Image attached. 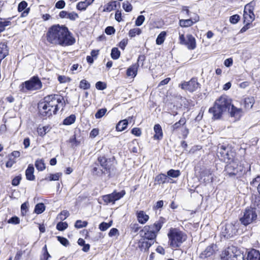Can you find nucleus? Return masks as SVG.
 Listing matches in <instances>:
<instances>
[{
    "label": "nucleus",
    "instance_id": "f704fd0d",
    "mask_svg": "<svg viewBox=\"0 0 260 260\" xmlns=\"http://www.w3.org/2000/svg\"><path fill=\"white\" fill-rule=\"evenodd\" d=\"M254 99L252 96H248L243 100V104L246 109H251L254 104Z\"/></svg>",
    "mask_w": 260,
    "mask_h": 260
},
{
    "label": "nucleus",
    "instance_id": "58836bf2",
    "mask_svg": "<svg viewBox=\"0 0 260 260\" xmlns=\"http://www.w3.org/2000/svg\"><path fill=\"white\" fill-rule=\"evenodd\" d=\"M167 36V32L165 31H161L157 36L156 40V44L160 45L163 44Z\"/></svg>",
    "mask_w": 260,
    "mask_h": 260
},
{
    "label": "nucleus",
    "instance_id": "c03bdc74",
    "mask_svg": "<svg viewBox=\"0 0 260 260\" xmlns=\"http://www.w3.org/2000/svg\"><path fill=\"white\" fill-rule=\"evenodd\" d=\"M142 33V30L139 28H134L131 29L128 31V36L132 38L137 35H140Z\"/></svg>",
    "mask_w": 260,
    "mask_h": 260
},
{
    "label": "nucleus",
    "instance_id": "37998d69",
    "mask_svg": "<svg viewBox=\"0 0 260 260\" xmlns=\"http://www.w3.org/2000/svg\"><path fill=\"white\" fill-rule=\"evenodd\" d=\"M141 227L138 223H132L129 225V230L132 233H137L141 230Z\"/></svg>",
    "mask_w": 260,
    "mask_h": 260
},
{
    "label": "nucleus",
    "instance_id": "473e14b6",
    "mask_svg": "<svg viewBox=\"0 0 260 260\" xmlns=\"http://www.w3.org/2000/svg\"><path fill=\"white\" fill-rule=\"evenodd\" d=\"M181 12L183 14L188 16L197 15V11L193 7L183 6Z\"/></svg>",
    "mask_w": 260,
    "mask_h": 260
},
{
    "label": "nucleus",
    "instance_id": "13d9d810",
    "mask_svg": "<svg viewBox=\"0 0 260 260\" xmlns=\"http://www.w3.org/2000/svg\"><path fill=\"white\" fill-rule=\"evenodd\" d=\"M95 87L98 90H103L107 88V84L104 82L98 81L95 83Z\"/></svg>",
    "mask_w": 260,
    "mask_h": 260
},
{
    "label": "nucleus",
    "instance_id": "bb28decb",
    "mask_svg": "<svg viewBox=\"0 0 260 260\" xmlns=\"http://www.w3.org/2000/svg\"><path fill=\"white\" fill-rule=\"evenodd\" d=\"M247 260H260V252L255 249H251L247 253Z\"/></svg>",
    "mask_w": 260,
    "mask_h": 260
},
{
    "label": "nucleus",
    "instance_id": "2eb2a0df",
    "mask_svg": "<svg viewBox=\"0 0 260 260\" xmlns=\"http://www.w3.org/2000/svg\"><path fill=\"white\" fill-rule=\"evenodd\" d=\"M90 168L91 173L94 176L101 177L106 174L97 160L91 166Z\"/></svg>",
    "mask_w": 260,
    "mask_h": 260
},
{
    "label": "nucleus",
    "instance_id": "b1692460",
    "mask_svg": "<svg viewBox=\"0 0 260 260\" xmlns=\"http://www.w3.org/2000/svg\"><path fill=\"white\" fill-rule=\"evenodd\" d=\"M154 131L155 134L153 137V139L156 140H161L163 138V132L160 125L159 124H155L154 126Z\"/></svg>",
    "mask_w": 260,
    "mask_h": 260
},
{
    "label": "nucleus",
    "instance_id": "bf43d9fd",
    "mask_svg": "<svg viewBox=\"0 0 260 260\" xmlns=\"http://www.w3.org/2000/svg\"><path fill=\"white\" fill-rule=\"evenodd\" d=\"M69 215L70 214L69 211L67 210H63L58 214V217L60 220H64L69 216Z\"/></svg>",
    "mask_w": 260,
    "mask_h": 260
},
{
    "label": "nucleus",
    "instance_id": "1a4fd4ad",
    "mask_svg": "<svg viewBox=\"0 0 260 260\" xmlns=\"http://www.w3.org/2000/svg\"><path fill=\"white\" fill-rule=\"evenodd\" d=\"M97 160L101 164V166L104 170L106 174L111 176L112 172L115 170L114 165L115 157L107 158L105 155H100L97 158Z\"/></svg>",
    "mask_w": 260,
    "mask_h": 260
},
{
    "label": "nucleus",
    "instance_id": "9b49d317",
    "mask_svg": "<svg viewBox=\"0 0 260 260\" xmlns=\"http://www.w3.org/2000/svg\"><path fill=\"white\" fill-rule=\"evenodd\" d=\"M179 87L182 90L193 92L200 87V84L198 82L197 77H192L189 81H184L182 82L179 84Z\"/></svg>",
    "mask_w": 260,
    "mask_h": 260
},
{
    "label": "nucleus",
    "instance_id": "a211bd4d",
    "mask_svg": "<svg viewBox=\"0 0 260 260\" xmlns=\"http://www.w3.org/2000/svg\"><path fill=\"white\" fill-rule=\"evenodd\" d=\"M211 175L212 172L210 169H205L199 172V178L205 183H207L209 182L210 180L212 179L210 177Z\"/></svg>",
    "mask_w": 260,
    "mask_h": 260
},
{
    "label": "nucleus",
    "instance_id": "a878e982",
    "mask_svg": "<svg viewBox=\"0 0 260 260\" xmlns=\"http://www.w3.org/2000/svg\"><path fill=\"white\" fill-rule=\"evenodd\" d=\"M199 17L194 18L193 20L190 18L188 19L180 20L179 24L181 27H186L192 26L194 23L199 20Z\"/></svg>",
    "mask_w": 260,
    "mask_h": 260
},
{
    "label": "nucleus",
    "instance_id": "de8ad7c7",
    "mask_svg": "<svg viewBox=\"0 0 260 260\" xmlns=\"http://www.w3.org/2000/svg\"><path fill=\"white\" fill-rule=\"evenodd\" d=\"M43 253L41 256L40 260H48V258L51 257L48 252L47 245H45L43 248Z\"/></svg>",
    "mask_w": 260,
    "mask_h": 260
},
{
    "label": "nucleus",
    "instance_id": "423d86ee",
    "mask_svg": "<svg viewBox=\"0 0 260 260\" xmlns=\"http://www.w3.org/2000/svg\"><path fill=\"white\" fill-rule=\"evenodd\" d=\"M254 200V196L251 200L250 206L245 208L243 216L240 218V221L241 224L245 226H247L257 219L256 210L260 213V209L253 205Z\"/></svg>",
    "mask_w": 260,
    "mask_h": 260
},
{
    "label": "nucleus",
    "instance_id": "0eeeda50",
    "mask_svg": "<svg viewBox=\"0 0 260 260\" xmlns=\"http://www.w3.org/2000/svg\"><path fill=\"white\" fill-rule=\"evenodd\" d=\"M219 148L220 156L226 164L234 160H238L237 153L232 145L223 144Z\"/></svg>",
    "mask_w": 260,
    "mask_h": 260
},
{
    "label": "nucleus",
    "instance_id": "6e6d98bb",
    "mask_svg": "<svg viewBox=\"0 0 260 260\" xmlns=\"http://www.w3.org/2000/svg\"><path fill=\"white\" fill-rule=\"evenodd\" d=\"M56 238L57 240L64 246L67 247L70 245L69 241L67 238L61 236H57Z\"/></svg>",
    "mask_w": 260,
    "mask_h": 260
},
{
    "label": "nucleus",
    "instance_id": "dca6fc26",
    "mask_svg": "<svg viewBox=\"0 0 260 260\" xmlns=\"http://www.w3.org/2000/svg\"><path fill=\"white\" fill-rule=\"evenodd\" d=\"M209 113L213 115L212 119L217 120L221 118L224 110L221 108H220L217 105L214 103L213 107H211L209 109Z\"/></svg>",
    "mask_w": 260,
    "mask_h": 260
},
{
    "label": "nucleus",
    "instance_id": "c756f323",
    "mask_svg": "<svg viewBox=\"0 0 260 260\" xmlns=\"http://www.w3.org/2000/svg\"><path fill=\"white\" fill-rule=\"evenodd\" d=\"M117 6L120 7V3L116 1H111L104 6V11L107 12H111L116 9Z\"/></svg>",
    "mask_w": 260,
    "mask_h": 260
},
{
    "label": "nucleus",
    "instance_id": "4c0bfd02",
    "mask_svg": "<svg viewBox=\"0 0 260 260\" xmlns=\"http://www.w3.org/2000/svg\"><path fill=\"white\" fill-rule=\"evenodd\" d=\"M35 165L36 169L39 171H43L46 168L43 159H37L35 161Z\"/></svg>",
    "mask_w": 260,
    "mask_h": 260
},
{
    "label": "nucleus",
    "instance_id": "79ce46f5",
    "mask_svg": "<svg viewBox=\"0 0 260 260\" xmlns=\"http://www.w3.org/2000/svg\"><path fill=\"white\" fill-rule=\"evenodd\" d=\"M120 51L117 47H114L111 50V57L114 60L118 59L120 56Z\"/></svg>",
    "mask_w": 260,
    "mask_h": 260
},
{
    "label": "nucleus",
    "instance_id": "680f3d73",
    "mask_svg": "<svg viewBox=\"0 0 260 260\" xmlns=\"http://www.w3.org/2000/svg\"><path fill=\"white\" fill-rule=\"evenodd\" d=\"M164 202L162 200H159L156 202V203L153 206V210L156 211L159 209H161L164 206Z\"/></svg>",
    "mask_w": 260,
    "mask_h": 260
},
{
    "label": "nucleus",
    "instance_id": "f3484780",
    "mask_svg": "<svg viewBox=\"0 0 260 260\" xmlns=\"http://www.w3.org/2000/svg\"><path fill=\"white\" fill-rule=\"evenodd\" d=\"M136 215L139 223L141 224H145L150 218L149 216L143 210L137 211Z\"/></svg>",
    "mask_w": 260,
    "mask_h": 260
},
{
    "label": "nucleus",
    "instance_id": "6ab92c4d",
    "mask_svg": "<svg viewBox=\"0 0 260 260\" xmlns=\"http://www.w3.org/2000/svg\"><path fill=\"white\" fill-rule=\"evenodd\" d=\"M214 247V244H212L207 246L206 249L200 254V257L202 259H205L213 255L215 253Z\"/></svg>",
    "mask_w": 260,
    "mask_h": 260
},
{
    "label": "nucleus",
    "instance_id": "ddd939ff",
    "mask_svg": "<svg viewBox=\"0 0 260 260\" xmlns=\"http://www.w3.org/2000/svg\"><path fill=\"white\" fill-rule=\"evenodd\" d=\"M236 250L234 246L228 247L224 249L221 254L220 258L222 260H235L237 259V255L234 253V250Z\"/></svg>",
    "mask_w": 260,
    "mask_h": 260
},
{
    "label": "nucleus",
    "instance_id": "e433bc0d",
    "mask_svg": "<svg viewBox=\"0 0 260 260\" xmlns=\"http://www.w3.org/2000/svg\"><path fill=\"white\" fill-rule=\"evenodd\" d=\"M51 128L49 125H45L43 127L39 126L37 129L38 135L41 137H44Z\"/></svg>",
    "mask_w": 260,
    "mask_h": 260
},
{
    "label": "nucleus",
    "instance_id": "7ed1b4c3",
    "mask_svg": "<svg viewBox=\"0 0 260 260\" xmlns=\"http://www.w3.org/2000/svg\"><path fill=\"white\" fill-rule=\"evenodd\" d=\"M166 221L167 220L165 217L160 216L158 219L153 224L145 225L140 231L141 237L144 240L154 241Z\"/></svg>",
    "mask_w": 260,
    "mask_h": 260
},
{
    "label": "nucleus",
    "instance_id": "4468645a",
    "mask_svg": "<svg viewBox=\"0 0 260 260\" xmlns=\"http://www.w3.org/2000/svg\"><path fill=\"white\" fill-rule=\"evenodd\" d=\"M214 103L225 111L227 109H230L231 105V100L228 99L226 95H221L215 101Z\"/></svg>",
    "mask_w": 260,
    "mask_h": 260
},
{
    "label": "nucleus",
    "instance_id": "a18cd8bd",
    "mask_svg": "<svg viewBox=\"0 0 260 260\" xmlns=\"http://www.w3.org/2000/svg\"><path fill=\"white\" fill-rule=\"evenodd\" d=\"M167 175L172 178H177L181 175V173L179 170L171 169L167 172Z\"/></svg>",
    "mask_w": 260,
    "mask_h": 260
},
{
    "label": "nucleus",
    "instance_id": "338daca9",
    "mask_svg": "<svg viewBox=\"0 0 260 260\" xmlns=\"http://www.w3.org/2000/svg\"><path fill=\"white\" fill-rule=\"evenodd\" d=\"M128 43V39L127 38L122 39L118 44V47L124 50L126 46Z\"/></svg>",
    "mask_w": 260,
    "mask_h": 260
},
{
    "label": "nucleus",
    "instance_id": "49530a36",
    "mask_svg": "<svg viewBox=\"0 0 260 260\" xmlns=\"http://www.w3.org/2000/svg\"><path fill=\"white\" fill-rule=\"evenodd\" d=\"M79 87L84 90H87L90 88V84L85 79H82L79 83Z\"/></svg>",
    "mask_w": 260,
    "mask_h": 260
},
{
    "label": "nucleus",
    "instance_id": "0e129e2a",
    "mask_svg": "<svg viewBox=\"0 0 260 260\" xmlns=\"http://www.w3.org/2000/svg\"><path fill=\"white\" fill-rule=\"evenodd\" d=\"M10 24L11 22L10 21H0V34L5 30L6 26L9 25Z\"/></svg>",
    "mask_w": 260,
    "mask_h": 260
},
{
    "label": "nucleus",
    "instance_id": "9d476101",
    "mask_svg": "<svg viewBox=\"0 0 260 260\" xmlns=\"http://www.w3.org/2000/svg\"><path fill=\"white\" fill-rule=\"evenodd\" d=\"M179 44L185 46L189 50H194L197 47L196 38L191 34H187L186 37L184 35L179 34Z\"/></svg>",
    "mask_w": 260,
    "mask_h": 260
},
{
    "label": "nucleus",
    "instance_id": "20e7f679",
    "mask_svg": "<svg viewBox=\"0 0 260 260\" xmlns=\"http://www.w3.org/2000/svg\"><path fill=\"white\" fill-rule=\"evenodd\" d=\"M167 236L168 245L172 250H177L186 240L187 236L179 228H171L169 229Z\"/></svg>",
    "mask_w": 260,
    "mask_h": 260
},
{
    "label": "nucleus",
    "instance_id": "774afa93",
    "mask_svg": "<svg viewBox=\"0 0 260 260\" xmlns=\"http://www.w3.org/2000/svg\"><path fill=\"white\" fill-rule=\"evenodd\" d=\"M122 7L126 12L131 11L133 8L132 5L127 1L123 3Z\"/></svg>",
    "mask_w": 260,
    "mask_h": 260
},
{
    "label": "nucleus",
    "instance_id": "603ef678",
    "mask_svg": "<svg viewBox=\"0 0 260 260\" xmlns=\"http://www.w3.org/2000/svg\"><path fill=\"white\" fill-rule=\"evenodd\" d=\"M107 111V109L105 108H102V109L98 110V111L95 114V117L96 119H100V118H102L105 115Z\"/></svg>",
    "mask_w": 260,
    "mask_h": 260
},
{
    "label": "nucleus",
    "instance_id": "f03ea898",
    "mask_svg": "<svg viewBox=\"0 0 260 260\" xmlns=\"http://www.w3.org/2000/svg\"><path fill=\"white\" fill-rule=\"evenodd\" d=\"M46 40L50 44L66 47L74 45L76 39L68 28L64 25H53L48 28Z\"/></svg>",
    "mask_w": 260,
    "mask_h": 260
},
{
    "label": "nucleus",
    "instance_id": "a19ab883",
    "mask_svg": "<svg viewBox=\"0 0 260 260\" xmlns=\"http://www.w3.org/2000/svg\"><path fill=\"white\" fill-rule=\"evenodd\" d=\"M45 208L43 203H38L35 206L34 212L37 214H41L45 211Z\"/></svg>",
    "mask_w": 260,
    "mask_h": 260
},
{
    "label": "nucleus",
    "instance_id": "72a5a7b5",
    "mask_svg": "<svg viewBox=\"0 0 260 260\" xmlns=\"http://www.w3.org/2000/svg\"><path fill=\"white\" fill-rule=\"evenodd\" d=\"M231 111L230 112V115L231 117H234L236 118H240L241 116V113L242 112V110L241 108H237L236 107L234 106L233 105H231Z\"/></svg>",
    "mask_w": 260,
    "mask_h": 260
},
{
    "label": "nucleus",
    "instance_id": "09e8293b",
    "mask_svg": "<svg viewBox=\"0 0 260 260\" xmlns=\"http://www.w3.org/2000/svg\"><path fill=\"white\" fill-rule=\"evenodd\" d=\"M250 184L252 186L256 187L257 189L258 188L260 185V175L253 178L250 182Z\"/></svg>",
    "mask_w": 260,
    "mask_h": 260
},
{
    "label": "nucleus",
    "instance_id": "5fc2aeb1",
    "mask_svg": "<svg viewBox=\"0 0 260 260\" xmlns=\"http://www.w3.org/2000/svg\"><path fill=\"white\" fill-rule=\"evenodd\" d=\"M22 179L21 175L19 174L15 176L12 180L11 184L14 186H18Z\"/></svg>",
    "mask_w": 260,
    "mask_h": 260
},
{
    "label": "nucleus",
    "instance_id": "7c9ffc66",
    "mask_svg": "<svg viewBox=\"0 0 260 260\" xmlns=\"http://www.w3.org/2000/svg\"><path fill=\"white\" fill-rule=\"evenodd\" d=\"M254 9L252 3L247 4L244 8L243 16H254Z\"/></svg>",
    "mask_w": 260,
    "mask_h": 260
},
{
    "label": "nucleus",
    "instance_id": "cd10ccee",
    "mask_svg": "<svg viewBox=\"0 0 260 260\" xmlns=\"http://www.w3.org/2000/svg\"><path fill=\"white\" fill-rule=\"evenodd\" d=\"M169 180L168 179L167 176L164 174L160 173L156 175L154 178V184H161L168 183Z\"/></svg>",
    "mask_w": 260,
    "mask_h": 260
},
{
    "label": "nucleus",
    "instance_id": "6e6552de",
    "mask_svg": "<svg viewBox=\"0 0 260 260\" xmlns=\"http://www.w3.org/2000/svg\"><path fill=\"white\" fill-rule=\"evenodd\" d=\"M20 90L22 92L27 91L38 90L42 88L43 85L38 76L31 77L28 80L23 82L21 85Z\"/></svg>",
    "mask_w": 260,
    "mask_h": 260
},
{
    "label": "nucleus",
    "instance_id": "3c124183",
    "mask_svg": "<svg viewBox=\"0 0 260 260\" xmlns=\"http://www.w3.org/2000/svg\"><path fill=\"white\" fill-rule=\"evenodd\" d=\"M88 224V222L86 221H82L81 220H77L75 223V227L76 229H81L86 227Z\"/></svg>",
    "mask_w": 260,
    "mask_h": 260
},
{
    "label": "nucleus",
    "instance_id": "8fccbe9b",
    "mask_svg": "<svg viewBox=\"0 0 260 260\" xmlns=\"http://www.w3.org/2000/svg\"><path fill=\"white\" fill-rule=\"evenodd\" d=\"M68 226V223L67 222H59L56 225V229L59 231H63L67 229Z\"/></svg>",
    "mask_w": 260,
    "mask_h": 260
},
{
    "label": "nucleus",
    "instance_id": "412c9836",
    "mask_svg": "<svg viewBox=\"0 0 260 260\" xmlns=\"http://www.w3.org/2000/svg\"><path fill=\"white\" fill-rule=\"evenodd\" d=\"M9 55V47L7 42L0 43V62Z\"/></svg>",
    "mask_w": 260,
    "mask_h": 260
},
{
    "label": "nucleus",
    "instance_id": "f257e3e1",
    "mask_svg": "<svg viewBox=\"0 0 260 260\" xmlns=\"http://www.w3.org/2000/svg\"><path fill=\"white\" fill-rule=\"evenodd\" d=\"M66 103L63 96L51 94L45 96L38 104V114L43 119H47L57 113L60 108L63 111Z\"/></svg>",
    "mask_w": 260,
    "mask_h": 260
},
{
    "label": "nucleus",
    "instance_id": "e2e57ef3",
    "mask_svg": "<svg viewBox=\"0 0 260 260\" xmlns=\"http://www.w3.org/2000/svg\"><path fill=\"white\" fill-rule=\"evenodd\" d=\"M57 79L60 83H65L69 82L71 81V78L70 77L62 75H59Z\"/></svg>",
    "mask_w": 260,
    "mask_h": 260
},
{
    "label": "nucleus",
    "instance_id": "c9c22d12",
    "mask_svg": "<svg viewBox=\"0 0 260 260\" xmlns=\"http://www.w3.org/2000/svg\"><path fill=\"white\" fill-rule=\"evenodd\" d=\"M128 126V120L125 119L120 120L116 126V131L117 132H122L125 130Z\"/></svg>",
    "mask_w": 260,
    "mask_h": 260
},
{
    "label": "nucleus",
    "instance_id": "5701e85b",
    "mask_svg": "<svg viewBox=\"0 0 260 260\" xmlns=\"http://www.w3.org/2000/svg\"><path fill=\"white\" fill-rule=\"evenodd\" d=\"M35 169L32 164L28 165L26 170H25V176L26 180L28 181H34L36 177L34 175Z\"/></svg>",
    "mask_w": 260,
    "mask_h": 260
},
{
    "label": "nucleus",
    "instance_id": "4be33fe9",
    "mask_svg": "<svg viewBox=\"0 0 260 260\" xmlns=\"http://www.w3.org/2000/svg\"><path fill=\"white\" fill-rule=\"evenodd\" d=\"M254 20V17H243L244 26L240 29V32L243 33L252 26V22Z\"/></svg>",
    "mask_w": 260,
    "mask_h": 260
},
{
    "label": "nucleus",
    "instance_id": "4d7b16f0",
    "mask_svg": "<svg viewBox=\"0 0 260 260\" xmlns=\"http://www.w3.org/2000/svg\"><path fill=\"white\" fill-rule=\"evenodd\" d=\"M61 176V173H56L55 174H50L49 176V181H58Z\"/></svg>",
    "mask_w": 260,
    "mask_h": 260
},
{
    "label": "nucleus",
    "instance_id": "2f4dec72",
    "mask_svg": "<svg viewBox=\"0 0 260 260\" xmlns=\"http://www.w3.org/2000/svg\"><path fill=\"white\" fill-rule=\"evenodd\" d=\"M27 6V3L25 1H22L19 4L18 6V11L20 12L24 10L22 13L21 16H25L28 14L29 8H28L26 9Z\"/></svg>",
    "mask_w": 260,
    "mask_h": 260
},
{
    "label": "nucleus",
    "instance_id": "052dcab7",
    "mask_svg": "<svg viewBox=\"0 0 260 260\" xmlns=\"http://www.w3.org/2000/svg\"><path fill=\"white\" fill-rule=\"evenodd\" d=\"M88 6V4L85 1H82L77 4V9L81 11L85 10Z\"/></svg>",
    "mask_w": 260,
    "mask_h": 260
},
{
    "label": "nucleus",
    "instance_id": "39448f33",
    "mask_svg": "<svg viewBox=\"0 0 260 260\" xmlns=\"http://www.w3.org/2000/svg\"><path fill=\"white\" fill-rule=\"evenodd\" d=\"M245 168L243 164L238 160H234L226 164L224 172L229 177H242L245 173Z\"/></svg>",
    "mask_w": 260,
    "mask_h": 260
},
{
    "label": "nucleus",
    "instance_id": "69168bd1",
    "mask_svg": "<svg viewBox=\"0 0 260 260\" xmlns=\"http://www.w3.org/2000/svg\"><path fill=\"white\" fill-rule=\"evenodd\" d=\"M8 222L13 224H18L20 223V219L17 216H14L10 218L8 220Z\"/></svg>",
    "mask_w": 260,
    "mask_h": 260
},
{
    "label": "nucleus",
    "instance_id": "393cba45",
    "mask_svg": "<svg viewBox=\"0 0 260 260\" xmlns=\"http://www.w3.org/2000/svg\"><path fill=\"white\" fill-rule=\"evenodd\" d=\"M139 66L138 63H133L131 66L126 70L127 76L135 77L137 74Z\"/></svg>",
    "mask_w": 260,
    "mask_h": 260
},
{
    "label": "nucleus",
    "instance_id": "ea45409f",
    "mask_svg": "<svg viewBox=\"0 0 260 260\" xmlns=\"http://www.w3.org/2000/svg\"><path fill=\"white\" fill-rule=\"evenodd\" d=\"M76 120V116L74 114H72L66 117L63 121V125H69L75 122Z\"/></svg>",
    "mask_w": 260,
    "mask_h": 260
},
{
    "label": "nucleus",
    "instance_id": "aec40b11",
    "mask_svg": "<svg viewBox=\"0 0 260 260\" xmlns=\"http://www.w3.org/2000/svg\"><path fill=\"white\" fill-rule=\"evenodd\" d=\"M186 123V119L185 117L183 116L180 118L179 120L175 122L171 127V132L174 133L180 129L182 127H183Z\"/></svg>",
    "mask_w": 260,
    "mask_h": 260
},
{
    "label": "nucleus",
    "instance_id": "c85d7f7f",
    "mask_svg": "<svg viewBox=\"0 0 260 260\" xmlns=\"http://www.w3.org/2000/svg\"><path fill=\"white\" fill-rule=\"evenodd\" d=\"M144 240V239H141L138 242L139 247L141 249L148 250L149 248L153 244V242Z\"/></svg>",
    "mask_w": 260,
    "mask_h": 260
},
{
    "label": "nucleus",
    "instance_id": "864d4df0",
    "mask_svg": "<svg viewBox=\"0 0 260 260\" xmlns=\"http://www.w3.org/2000/svg\"><path fill=\"white\" fill-rule=\"evenodd\" d=\"M112 225V221L108 223L102 222L99 225V229L101 231H105Z\"/></svg>",
    "mask_w": 260,
    "mask_h": 260
},
{
    "label": "nucleus",
    "instance_id": "f8f14e48",
    "mask_svg": "<svg viewBox=\"0 0 260 260\" xmlns=\"http://www.w3.org/2000/svg\"><path fill=\"white\" fill-rule=\"evenodd\" d=\"M125 193L126 192L124 190H122L120 192L114 190L111 193L103 196L102 199L106 204L111 203L114 204L116 201L123 198Z\"/></svg>",
    "mask_w": 260,
    "mask_h": 260
}]
</instances>
